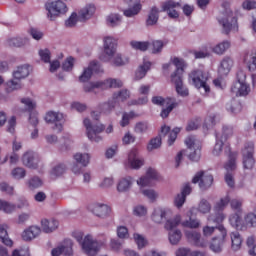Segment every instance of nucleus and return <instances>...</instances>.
<instances>
[{"label": "nucleus", "mask_w": 256, "mask_h": 256, "mask_svg": "<svg viewBox=\"0 0 256 256\" xmlns=\"http://www.w3.org/2000/svg\"><path fill=\"white\" fill-rule=\"evenodd\" d=\"M74 160L82 167H87L91 163V154L78 152L74 154Z\"/></svg>", "instance_id": "obj_40"}, {"label": "nucleus", "mask_w": 256, "mask_h": 256, "mask_svg": "<svg viewBox=\"0 0 256 256\" xmlns=\"http://www.w3.org/2000/svg\"><path fill=\"white\" fill-rule=\"evenodd\" d=\"M97 71H99V62H90L88 67L84 68L82 74L79 77V81L81 83H87V81H89V79H91L93 76V73H97Z\"/></svg>", "instance_id": "obj_25"}, {"label": "nucleus", "mask_w": 256, "mask_h": 256, "mask_svg": "<svg viewBox=\"0 0 256 256\" xmlns=\"http://www.w3.org/2000/svg\"><path fill=\"white\" fill-rule=\"evenodd\" d=\"M125 3H127L130 8L123 10L124 17H135L141 13V0H125Z\"/></svg>", "instance_id": "obj_24"}, {"label": "nucleus", "mask_w": 256, "mask_h": 256, "mask_svg": "<svg viewBox=\"0 0 256 256\" xmlns=\"http://www.w3.org/2000/svg\"><path fill=\"white\" fill-rule=\"evenodd\" d=\"M192 182L199 183L200 189L205 191V189H209V187L213 185V175L205 171H200L196 173V175L192 179Z\"/></svg>", "instance_id": "obj_17"}, {"label": "nucleus", "mask_w": 256, "mask_h": 256, "mask_svg": "<svg viewBox=\"0 0 256 256\" xmlns=\"http://www.w3.org/2000/svg\"><path fill=\"white\" fill-rule=\"evenodd\" d=\"M230 238H231V247L233 249V251H239V249H241V245L243 243V239L241 238V234H239V232H232L230 234Z\"/></svg>", "instance_id": "obj_42"}, {"label": "nucleus", "mask_w": 256, "mask_h": 256, "mask_svg": "<svg viewBox=\"0 0 256 256\" xmlns=\"http://www.w3.org/2000/svg\"><path fill=\"white\" fill-rule=\"evenodd\" d=\"M22 163L29 169H37L41 163V159L33 151H27L22 157Z\"/></svg>", "instance_id": "obj_23"}, {"label": "nucleus", "mask_w": 256, "mask_h": 256, "mask_svg": "<svg viewBox=\"0 0 256 256\" xmlns=\"http://www.w3.org/2000/svg\"><path fill=\"white\" fill-rule=\"evenodd\" d=\"M29 43V38L27 37H14L9 38L6 41L8 47H25Z\"/></svg>", "instance_id": "obj_38"}, {"label": "nucleus", "mask_w": 256, "mask_h": 256, "mask_svg": "<svg viewBox=\"0 0 256 256\" xmlns=\"http://www.w3.org/2000/svg\"><path fill=\"white\" fill-rule=\"evenodd\" d=\"M142 195L150 200V203H155L159 199V192L152 188H146L140 190Z\"/></svg>", "instance_id": "obj_45"}, {"label": "nucleus", "mask_w": 256, "mask_h": 256, "mask_svg": "<svg viewBox=\"0 0 256 256\" xmlns=\"http://www.w3.org/2000/svg\"><path fill=\"white\" fill-rule=\"evenodd\" d=\"M235 159H237V154L230 153L229 160L225 165L226 171H235L237 164L235 163Z\"/></svg>", "instance_id": "obj_58"}, {"label": "nucleus", "mask_w": 256, "mask_h": 256, "mask_svg": "<svg viewBox=\"0 0 256 256\" xmlns=\"http://www.w3.org/2000/svg\"><path fill=\"white\" fill-rule=\"evenodd\" d=\"M181 225V215H176L174 218L167 220L164 229L169 231L168 233V241L172 245H179L183 233H181V230L176 229V227H179Z\"/></svg>", "instance_id": "obj_9"}, {"label": "nucleus", "mask_w": 256, "mask_h": 256, "mask_svg": "<svg viewBox=\"0 0 256 256\" xmlns=\"http://www.w3.org/2000/svg\"><path fill=\"white\" fill-rule=\"evenodd\" d=\"M23 89V84L17 79H11L6 82V93H13V91H19Z\"/></svg>", "instance_id": "obj_43"}, {"label": "nucleus", "mask_w": 256, "mask_h": 256, "mask_svg": "<svg viewBox=\"0 0 256 256\" xmlns=\"http://www.w3.org/2000/svg\"><path fill=\"white\" fill-rule=\"evenodd\" d=\"M131 187H133V178L131 176L121 178L117 183L118 193H127Z\"/></svg>", "instance_id": "obj_30"}, {"label": "nucleus", "mask_w": 256, "mask_h": 256, "mask_svg": "<svg viewBox=\"0 0 256 256\" xmlns=\"http://www.w3.org/2000/svg\"><path fill=\"white\" fill-rule=\"evenodd\" d=\"M30 73L31 66H29V64H22L16 67L12 75L14 79H16L17 81H21V79H27V76L30 75Z\"/></svg>", "instance_id": "obj_28"}, {"label": "nucleus", "mask_w": 256, "mask_h": 256, "mask_svg": "<svg viewBox=\"0 0 256 256\" xmlns=\"http://www.w3.org/2000/svg\"><path fill=\"white\" fill-rule=\"evenodd\" d=\"M146 175L150 180H152V183L153 181H159V179H161V175L155 168H148L146 171Z\"/></svg>", "instance_id": "obj_64"}, {"label": "nucleus", "mask_w": 256, "mask_h": 256, "mask_svg": "<svg viewBox=\"0 0 256 256\" xmlns=\"http://www.w3.org/2000/svg\"><path fill=\"white\" fill-rule=\"evenodd\" d=\"M182 227H187L188 229H199L201 227V221L199 219H192L185 220L180 222Z\"/></svg>", "instance_id": "obj_52"}, {"label": "nucleus", "mask_w": 256, "mask_h": 256, "mask_svg": "<svg viewBox=\"0 0 256 256\" xmlns=\"http://www.w3.org/2000/svg\"><path fill=\"white\" fill-rule=\"evenodd\" d=\"M83 125L86 129L87 137L90 141H94L95 143H99L101 141L100 133L105 131V126L98 121H91L89 118H85L83 120Z\"/></svg>", "instance_id": "obj_11"}, {"label": "nucleus", "mask_w": 256, "mask_h": 256, "mask_svg": "<svg viewBox=\"0 0 256 256\" xmlns=\"http://www.w3.org/2000/svg\"><path fill=\"white\" fill-rule=\"evenodd\" d=\"M131 97V92L127 89H122L119 92L113 94L112 99L116 101H127Z\"/></svg>", "instance_id": "obj_49"}, {"label": "nucleus", "mask_w": 256, "mask_h": 256, "mask_svg": "<svg viewBox=\"0 0 256 256\" xmlns=\"http://www.w3.org/2000/svg\"><path fill=\"white\" fill-rule=\"evenodd\" d=\"M41 227L44 233H53L59 227V221L55 219H43L41 221Z\"/></svg>", "instance_id": "obj_34"}, {"label": "nucleus", "mask_w": 256, "mask_h": 256, "mask_svg": "<svg viewBox=\"0 0 256 256\" xmlns=\"http://www.w3.org/2000/svg\"><path fill=\"white\" fill-rule=\"evenodd\" d=\"M52 256H71L73 255V241L71 239H65L58 247L52 249Z\"/></svg>", "instance_id": "obj_18"}, {"label": "nucleus", "mask_w": 256, "mask_h": 256, "mask_svg": "<svg viewBox=\"0 0 256 256\" xmlns=\"http://www.w3.org/2000/svg\"><path fill=\"white\" fill-rule=\"evenodd\" d=\"M187 195H191V186L189 184H186L182 188L181 193L177 194L174 198V205L177 207V209H181V207L185 205Z\"/></svg>", "instance_id": "obj_26"}, {"label": "nucleus", "mask_w": 256, "mask_h": 256, "mask_svg": "<svg viewBox=\"0 0 256 256\" xmlns=\"http://www.w3.org/2000/svg\"><path fill=\"white\" fill-rule=\"evenodd\" d=\"M171 61L176 67V71L171 75V82L174 83L178 95L187 97L189 95V89L183 85V73L185 67H187V63H185L183 58H172Z\"/></svg>", "instance_id": "obj_5"}, {"label": "nucleus", "mask_w": 256, "mask_h": 256, "mask_svg": "<svg viewBox=\"0 0 256 256\" xmlns=\"http://www.w3.org/2000/svg\"><path fill=\"white\" fill-rule=\"evenodd\" d=\"M232 93H235V95L238 97H245V95H249V86L245 82H236L232 88Z\"/></svg>", "instance_id": "obj_32"}, {"label": "nucleus", "mask_w": 256, "mask_h": 256, "mask_svg": "<svg viewBox=\"0 0 256 256\" xmlns=\"http://www.w3.org/2000/svg\"><path fill=\"white\" fill-rule=\"evenodd\" d=\"M8 226L7 224H0V241L7 245V247L13 246V240L9 238V234L7 233Z\"/></svg>", "instance_id": "obj_39"}, {"label": "nucleus", "mask_w": 256, "mask_h": 256, "mask_svg": "<svg viewBox=\"0 0 256 256\" xmlns=\"http://www.w3.org/2000/svg\"><path fill=\"white\" fill-rule=\"evenodd\" d=\"M207 81H209V73L202 69H194L189 74V83L194 85L196 89H200L202 95H207L211 91V88L207 85Z\"/></svg>", "instance_id": "obj_7"}, {"label": "nucleus", "mask_w": 256, "mask_h": 256, "mask_svg": "<svg viewBox=\"0 0 256 256\" xmlns=\"http://www.w3.org/2000/svg\"><path fill=\"white\" fill-rule=\"evenodd\" d=\"M137 117H139V114L135 113V111L124 112L120 121V125L122 127H127L131 119H137Z\"/></svg>", "instance_id": "obj_48"}, {"label": "nucleus", "mask_w": 256, "mask_h": 256, "mask_svg": "<svg viewBox=\"0 0 256 256\" xmlns=\"http://www.w3.org/2000/svg\"><path fill=\"white\" fill-rule=\"evenodd\" d=\"M103 43L104 50L100 59L104 63H111L114 67H123L129 63V58L117 53V39L113 36H105Z\"/></svg>", "instance_id": "obj_1"}, {"label": "nucleus", "mask_w": 256, "mask_h": 256, "mask_svg": "<svg viewBox=\"0 0 256 256\" xmlns=\"http://www.w3.org/2000/svg\"><path fill=\"white\" fill-rule=\"evenodd\" d=\"M149 69H151V62L144 59L143 64H141L135 72V81H141V79L147 75Z\"/></svg>", "instance_id": "obj_36"}, {"label": "nucleus", "mask_w": 256, "mask_h": 256, "mask_svg": "<svg viewBox=\"0 0 256 256\" xmlns=\"http://www.w3.org/2000/svg\"><path fill=\"white\" fill-rule=\"evenodd\" d=\"M149 45H151V43L148 41H130V47H132V49L135 51H147V49H149Z\"/></svg>", "instance_id": "obj_46"}, {"label": "nucleus", "mask_w": 256, "mask_h": 256, "mask_svg": "<svg viewBox=\"0 0 256 256\" xmlns=\"http://www.w3.org/2000/svg\"><path fill=\"white\" fill-rule=\"evenodd\" d=\"M89 209L93 215L100 217V219H107V217H111L112 210L107 204H92Z\"/></svg>", "instance_id": "obj_20"}, {"label": "nucleus", "mask_w": 256, "mask_h": 256, "mask_svg": "<svg viewBox=\"0 0 256 256\" xmlns=\"http://www.w3.org/2000/svg\"><path fill=\"white\" fill-rule=\"evenodd\" d=\"M161 147V136H157L150 140L147 150L148 151H155V149H159Z\"/></svg>", "instance_id": "obj_61"}, {"label": "nucleus", "mask_w": 256, "mask_h": 256, "mask_svg": "<svg viewBox=\"0 0 256 256\" xmlns=\"http://www.w3.org/2000/svg\"><path fill=\"white\" fill-rule=\"evenodd\" d=\"M243 226L249 229L256 227V214L253 212L247 213L244 216Z\"/></svg>", "instance_id": "obj_47"}, {"label": "nucleus", "mask_w": 256, "mask_h": 256, "mask_svg": "<svg viewBox=\"0 0 256 256\" xmlns=\"http://www.w3.org/2000/svg\"><path fill=\"white\" fill-rule=\"evenodd\" d=\"M146 131H149V123L147 122H138L134 126V132L138 135H143Z\"/></svg>", "instance_id": "obj_57"}, {"label": "nucleus", "mask_w": 256, "mask_h": 256, "mask_svg": "<svg viewBox=\"0 0 256 256\" xmlns=\"http://www.w3.org/2000/svg\"><path fill=\"white\" fill-rule=\"evenodd\" d=\"M96 8L93 4H88L82 8L79 12V21H87L91 19L92 15H95Z\"/></svg>", "instance_id": "obj_35"}, {"label": "nucleus", "mask_w": 256, "mask_h": 256, "mask_svg": "<svg viewBox=\"0 0 256 256\" xmlns=\"http://www.w3.org/2000/svg\"><path fill=\"white\" fill-rule=\"evenodd\" d=\"M255 154V143L246 142L244 148L242 149V157H253Z\"/></svg>", "instance_id": "obj_51"}, {"label": "nucleus", "mask_w": 256, "mask_h": 256, "mask_svg": "<svg viewBox=\"0 0 256 256\" xmlns=\"http://www.w3.org/2000/svg\"><path fill=\"white\" fill-rule=\"evenodd\" d=\"M72 237L76 239L86 255H97V253L101 251V247H103V243L93 239L92 235L88 234L84 236L83 231L81 230L73 231Z\"/></svg>", "instance_id": "obj_2"}, {"label": "nucleus", "mask_w": 256, "mask_h": 256, "mask_svg": "<svg viewBox=\"0 0 256 256\" xmlns=\"http://www.w3.org/2000/svg\"><path fill=\"white\" fill-rule=\"evenodd\" d=\"M187 149L180 151L176 156V167L181 165L183 155H187L190 161H199L201 159V142L195 136H189L185 139Z\"/></svg>", "instance_id": "obj_4"}, {"label": "nucleus", "mask_w": 256, "mask_h": 256, "mask_svg": "<svg viewBox=\"0 0 256 256\" xmlns=\"http://www.w3.org/2000/svg\"><path fill=\"white\" fill-rule=\"evenodd\" d=\"M46 10L48 11L47 17L53 21L54 17H59V15H65L68 11L67 4L61 0L50 2L46 4Z\"/></svg>", "instance_id": "obj_12"}, {"label": "nucleus", "mask_w": 256, "mask_h": 256, "mask_svg": "<svg viewBox=\"0 0 256 256\" xmlns=\"http://www.w3.org/2000/svg\"><path fill=\"white\" fill-rule=\"evenodd\" d=\"M175 107H177V102L174 100L168 102L166 104V108L162 109L160 116L162 117V119H166V117H169V113H171V111H173V109H175Z\"/></svg>", "instance_id": "obj_53"}, {"label": "nucleus", "mask_w": 256, "mask_h": 256, "mask_svg": "<svg viewBox=\"0 0 256 256\" xmlns=\"http://www.w3.org/2000/svg\"><path fill=\"white\" fill-rule=\"evenodd\" d=\"M220 236L214 237L210 244V249L213 253H221L223 251V245L227 241V230L223 225L218 226Z\"/></svg>", "instance_id": "obj_14"}, {"label": "nucleus", "mask_w": 256, "mask_h": 256, "mask_svg": "<svg viewBox=\"0 0 256 256\" xmlns=\"http://www.w3.org/2000/svg\"><path fill=\"white\" fill-rule=\"evenodd\" d=\"M244 63L247 65L248 69L255 71L256 69V50L251 53H247L244 56Z\"/></svg>", "instance_id": "obj_41"}, {"label": "nucleus", "mask_w": 256, "mask_h": 256, "mask_svg": "<svg viewBox=\"0 0 256 256\" xmlns=\"http://www.w3.org/2000/svg\"><path fill=\"white\" fill-rule=\"evenodd\" d=\"M231 69H233V59L226 56L222 59L218 71L220 75H229Z\"/></svg>", "instance_id": "obj_33"}, {"label": "nucleus", "mask_w": 256, "mask_h": 256, "mask_svg": "<svg viewBox=\"0 0 256 256\" xmlns=\"http://www.w3.org/2000/svg\"><path fill=\"white\" fill-rule=\"evenodd\" d=\"M197 210L199 213H202V215H206V213H210L211 211V203L206 199H202L198 204Z\"/></svg>", "instance_id": "obj_54"}, {"label": "nucleus", "mask_w": 256, "mask_h": 256, "mask_svg": "<svg viewBox=\"0 0 256 256\" xmlns=\"http://www.w3.org/2000/svg\"><path fill=\"white\" fill-rule=\"evenodd\" d=\"M159 21V8L153 6L148 14L146 25H156Z\"/></svg>", "instance_id": "obj_44"}, {"label": "nucleus", "mask_w": 256, "mask_h": 256, "mask_svg": "<svg viewBox=\"0 0 256 256\" xmlns=\"http://www.w3.org/2000/svg\"><path fill=\"white\" fill-rule=\"evenodd\" d=\"M41 235V228L38 226H30L28 229L22 232L23 241H33Z\"/></svg>", "instance_id": "obj_29"}, {"label": "nucleus", "mask_w": 256, "mask_h": 256, "mask_svg": "<svg viewBox=\"0 0 256 256\" xmlns=\"http://www.w3.org/2000/svg\"><path fill=\"white\" fill-rule=\"evenodd\" d=\"M24 207H29V202H27V200H20L17 204L6 200H0V211L7 215H11V213H15L17 209H23Z\"/></svg>", "instance_id": "obj_16"}, {"label": "nucleus", "mask_w": 256, "mask_h": 256, "mask_svg": "<svg viewBox=\"0 0 256 256\" xmlns=\"http://www.w3.org/2000/svg\"><path fill=\"white\" fill-rule=\"evenodd\" d=\"M136 183L140 187V190L143 189V187H151V185H153L152 180L148 178L147 174L138 178Z\"/></svg>", "instance_id": "obj_60"}, {"label": "nucleus", "mask_w": 256, "mask_h": 256, "mask_svg": "<svg viewBox=\"0 0 256 256\" xmlns=\"http://www.w3.org/2000/svg\"><path fill=\"white\" fill-rule=\"evenodd\" d=\"M21 103H23L27 111L30 112L29 121L31 125H33V127H37V125L39 124V118H37V112L35 111V108L37 107V103L31 98H22Z\"/></svg>", "instance_id": "obj_19"}, {"label": "nucleus", "mask_w": 256, "mask_h": 256, "mask_svg": "<svg viewBox=\"0 0 256 256\" xmlns=\"http://www.w3.org/2000/svg\"><path fill=\"white\" fill-rule=\"evenodd\" d=\"M167 45V43L161 41V40H154L152 41V53L154 55H157L158 53H161L163 51V48Z\"/></svg>", "instance_id": "obj_56"}, {"label": "nucleus", "mask_w": 256, "mask_h": 256, "mask_svg": "<svg viewBox=\"0 0 256 256\" xmlns=\"http://www.w3.org/2000/svg\"><path fill=\"white\" fill-rule=\"evenodd\" d=\"M177 9H181L180 2L168 0L162 4V11L167 13L170 19H179V11H177Z\"/></svg>", "instance_id": "obj_21"}, {"label": "nucleus", "mask_w": 256, "mask_h": 256, "mask_svg": "<svg viewBox=\"0 0 256 256\" xmlns=\"http://www.w3.org/2000/svg\"><path fill=\"white\" fill-rule=\"evenodd\" d=\"M231 49V42L229 40H223L222 42L217 43L211 48L212 53L215 55H225L227 51Z\"/></svg>", "instance_id": "obj_31"}, {"label": "nucleus", "mask_w": 256, "mask_h": 256, "mask_svg": "<svg viewBox=\"0 0 256 256\" xmlns=\"http://www.w3.org/2000/svg\"><path fill=\"white\" fill-rule=\"evenodd\" d=\"M123 21V16L119 13H110L106 16V25L108 27H119Z\"/></svg>", "instance_id": "obj_37"}, {"label": "nucleus", "mask_w": 256, "mask_h": 256, "mask_svg": "<svg viewBox=\"0 0 256 256\" xmlns=\"http://www.w3.org/2000/svg\"><path fill=\"white\" fill-rule=\"evenodd\" d=\"M229 203H231V198L229 197V195H226L222 197L219 202L216 203L214 209L215 211H223L227 207V205H229Z\"/></svg>", "instance_id": "obj_55"}, {"label": "nucleus", "mask_w": 256, "mask_h": 256, "mask_svg": "<svg viewBox=\"0 0 256 256\" xmlns=\"http://www.w3.org/2000/svg\"><path fill=\"white\" fill-rule=\"evenodd\" d=\"M124 165L127 169H141L145 165V160L143 157L139 156V150L132 148L128 152L127 160L124 162Z\"/></svg>", "instance_id": "obj_13"}, {"label": "nucleus", "mask_w": 256, "mask_h": 256, "mask_svg": "<svg viewBox=\"0 0 256 256\" xmlns=\"http://www.w3.org/2000/svg\"><path fill=\"white\" fill-rule=\"evenodd\" d=\"M243 166L244 169H253L255 167V157L254 156H243Z\"/></svg>", "instance_id": "obj_63"}, {"label": "nucleus", "mask_w": 256, "mask_h": 256, "mask_svg": "<svg viewBox=\"0 0 256 256\" xmlns=\"http://www.w3.org/2000/svg\"><path fill=\"white\" fill-rule=\"evenodd\" d=\"M219 25L222 27V32L225 35H229L231 31H239V25L237 24V17L233 13V10L228 4L222 5V10L217 17Z\"/></svg>", "instance_id": "obj_3"}, {"label": "nucleus", "mask_w": 256, "mask_h": 256, "mask_svg": "<svg viewBox=\"0 0 256 256\" xmlns=\"http://www.w3.org/2000/svg\"><path fill=\"white\" fill-rule=\"evenodd\" d=\"M246 245L249 248V255L256 256V243L255 237L250 236L246 241Z\"/></svg>", "instance_id": "obj_62"}, {"label": "nucleus", "mask_w": 256, "mask_h": 256, "mask_svg": "<svg viewBox=\"0 0 256 256\" xmlns=\"http://www.w3.org/2000/svg\"><path fill=\"white\" fill-rule=\"evenodd\" d=\"M46 123H54L52 127L53 131L56 133H61L63 131V121H65V116L61 112L50 111L45 116Z\"/></svg>", "instance_id": "obj_15"}, {"label": "nucleus", "mask_w": 256, "mask_h": 256, "mask_svg": "<svg viewBox=\"0 0 256 256\" xmlns=\"http://www.w3.org/2000/svg\"><path fill=\"white\" fill-rule=\"evenodd\" d=\"M173 217V210L171 208H156L152 214V220L154 223H163V221H169Z\"/></svg>", "instance_id": "obj_22"}, {"label": "nucleus", "mask_w": 256, "mask_h": 256, "mask_svg": "<svg viewBox=\"0 0 256 256\" xmlns=\"http://www.w3.org/2000/svg\"><path fill=\"white\" fill-rule=\"evenodd\" d=\"M233 137V128L230 126L223 127L222 134L216 135V144L212 151L213 155H221V151H223V147H225L226 153H231V148L229 144H227V140Z\"/></svg>", "instance_id": "obj_10"}, {"label": "nucleus", "mask_w": 256, "mask_h": 256, "mask_svg": "<svg viewBox=\"0 0 256 256\" xmlns=\"http://www.w3.org/2000/svg\"><path fill=\"white\" fill-rule=\"evenodd\" d=\"M65 173V165L58 164L52 167L50 170L51 177H60V175H63Z\"/></svg>", "instance_id": "obj_59"}, {"label": "nucleus", "mask_w": 256, "mask_h": 256, "mask_svg": "<svg viewBox=\"0 0 256 256\" xmlns=\"http://www.w3.org/2000/svg\"><path fill=\"white\" fill-rule=\"evenodd\" d=\"M170 131H171L170 127L162 126L160 135L158 137L163 139V137H166L167 133H169L168 145L171 146V145H173V143H175V140L177 139V134L181 132V129L180 128H174L171 132Z\"/></svg>", "instance_id": "obj_27"}, {"label": "nucleus", "mask_w": 256, "mask_h": 256, "mask_svg": "<svg viewBox=\"0 0 256 256\" xmlns=\"http://www.w3.org/2000/svg\"><path fill=\"white\" fill-rule=\"evenodd\" d=\"M215 229H219V227H211V226H204L202 229L203 237L201 233L194 231V230H186L185 236L189 241L194 243L196 247H207L209 240L207 237H211L213 233H215Z\"/></svg>", "instance_id": "obj_6"}, {"label": "nucleus", "mask_w": 256, "mask_h": 256, "mask_svg": "<svg viewBox=\"0 0 256 256\" xmlns=\"http://www.w3.org/2000/svg\"><path fill=\"white\" fill-rule=\"evenodd\" d=\"M123 87V81L117 78H108L106 80L90 82L84 86L86 93H95V89H101L105 91L107 89H121Z\"/></svg>", "instance_id": "obj_8"}, {"label": "nucleus", "mask_w": 256, "mask_h": 256, "mask_svg": "<svg viewBox=\"0 0 256 256\" xmlns=\"http://www.w3.org/2000/svg\"><path fill=\"white\" fill-rule=\"evenodd\" d=\"M230 207L232 211L243 213V198H233L230 200Z\"/></svg>", "instance_id": "obj_50"}]
</instances>
